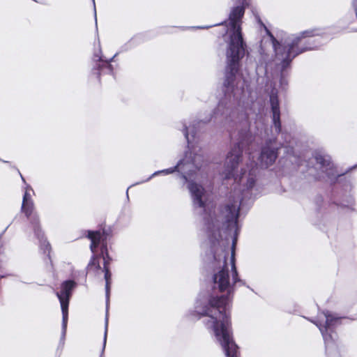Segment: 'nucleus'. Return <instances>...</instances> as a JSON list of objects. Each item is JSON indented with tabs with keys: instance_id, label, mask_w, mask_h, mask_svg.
<instances>
[{
	"instance_id": "f257e3e1",
	"label": "nucleus",
	"mask_w": 357,
	"mask_h": 357,
	"mask_svg": "<svg viewBox=\"0 0 357 357\" xmlns=\"http://www.w3.org/2000/svg\"><path fill=\"white\" fill-rule=\"evenodd\" d=\"M203 162L201 155L195 154L192 156L191 152H187L184 158L181 160L177 165L155 172L147 181L160 174L167 175L175 172H180L188 183L187 188L190 191L195 209L198 213H206L210 208L208 194L202 185L197 183V181L201 182L203 178L204 174L201 171Z\"/></svg>"
},
{
	"instance_id": "f03ea898",
	"label": "nucleus",
	"mask_w": 357,
	"mask_h": 357,
	"mask_svg": "<svg viewBox=\"0 0 357 357\" xmlns=\"http://www.w3.org/2000/svg\"><path fill=\"white\" fill-rule=\"evenodd\" d=\"M237 2L238 5L231 8L227 21L225 22L229 37L226 55L229 63L234 66L245 54L241 26L248 0H237Z\"/></svg>"
},
{
	"instance_id": "7ed1b4c3",
	"label": "nucleus",
	"mask_w": 357,
	"mask_h": 357,
	"mask_svg": "<svg viewBox=\"0 0 357 357\" xmlns=\"http://www.w3.org/2000/svg\"><path fill=\"white\" fill-rule=\"evenodd\" d=\"M318 34V31L316 29L306 30L298 34L288 36L282 42V44H280L269 33L276 59L280 61L282 68L287 67L298 54L314 50L315 47H299V44L303 38L312 37Z\"/></svg>"
},
{
	"instance_id": "20e7f679",
	"label": "nucleus",
	"mask_w": 357,
	"mask_h": 357,
	"mask_svg": "<svg viewBox=\"0 0 357 357\" xmlns=\"http://www.w3.org/2000/svg\"><path fill=\"white\" fill-rule=\"evenodd\" d=\"M248 141V138L246 139H242L229 152L225 160L224 175L225 178H233L234 182L239 185L244 184L245 181H246V187L248 189H250L252 188L255 183V179L252 177V172L250 171L248 174H247L245 171L242 172V168H241L240 173L238 169L239 161L242 154V149L245 143H247Z\"/></svg>"
},
{
	"instance_id": "39448f33",
	"label": "nucleus",
	"mask_w": 357,
	"mask_h": 357,
	"mask_svg": "<svg viewBox=\"0 0 357 357\" xmlns=\"http://www.w3.org/2000/svg\"><path fill=\"white\" fill-rule=\"evenodd\" d=\"M88 237L91 241L90 245L91 252L95 254L100 250V256L103 259L104 266L102 271L105 273L106 295L108 298L111 280V273L108 268L111 259L107 252V244L110 240L109 231L103 229L102 231H89Z\"/></svg>"
},
{
	"instance_id": "423d86ee",
	"label": "nucleus",
	"mask_w": 357,
	"mask_h": 357,
	"mask_svg": "<svg viewBox=\"0 0 357 357\" xmlns=\"http://www.w3.org/2000/svg\"><path fill=\"white\" fill-rule=\"evenodd\" d=\"M31 189L29 186H27L25 189L22 204V211L30 222L29 229L34 232L35 236L40 241V248L44 250V252H47L49 255L50 244L45 239H43V234L39 225L38 215L34 212V205L31 199Z\"/></svg>"
},
{
	"instance_id": "0eeeda50",
	"label": "nucleus",
	"mask_w": 357,
	"mask_h": 357,
	"mask_svg": "<svg viewBox=\"0 0 357 357\" xmlns=\"http://www.w3.org/2000/svg\"><path fill=\"white\" fill-rule=\"evenodd\" d=\"M320 330L326 347L333 343L337 334L334 328L342 323V318L328 311L319 314L316 321H312Z\"/></svg>"
},
{
	"instance_id": "6e6552de",
	"label": "nucleus",
	"mask_w": 357,
	"mask_h": 357,
	"mask_svg": "<svg viewBox=\"0 0 357 357\" xmlns=\"http://www.w3.org/2000/svg\"><path fill=\"white\" fill-rule=\"evenodd\" d=\"M75 286V283L71 281H65L61 284V291L56 292V294L59 300L61 308L62 311L63 320H62V333L61 337V344H64L65 337L66 333L68 317V304L69 299L71 295V291Z\"/></svg>"
},
{
	"instance_id": "1a4fd4ad",
	"label": "nucleus",
	"mask_w": 357,
	"mask_h": 357,
	"mask_svg": "<svg viewBox=\"0 0 357 357\" xmlns=\"http://www.w3.org/2000/svg\"><path fill=\"white\" fill-rule=\"evenodd\" d=\"M240 206V197L234 200L231 204H227L224 210L222 211V216L224 218L225 222L227 224V228L230 230H234L236 235L238 230V218Z\"/></svg>"
},
{
	"instance_id": "9d476101",
	"label": "nucleus",
	"mask_w": 357,
	"mask_h": 357,
	"mask_svg": "<svg viewBox=\"0 0 357 357\" xmlns=\"http://www.w3.org/2000/svg\"><path fill=\"white\" fill-rule=\"evenodd\" d=\"M270 103L273 113V122L276 132H280V112L279 107V101L277 96V92L275 90L271 91L270 95Z\"/></svg>"
},
{
	"instance_id": "9b49d317",
	"label": "nucleus",
	"mask_w": 357,
	"mask_h": 357,
	"mask_svg": "<svg viewBox=\"0 0 357 357\" xmlns=\"http://www.w3.org/2000/svg\"><path fill=\"white\" fill-rule=\"evenodd\" d=\"M277 158V153L275 148L267 144L263 148L260 155V165L261 167H267L271 165Z\"/></svg>"
},
{
	"instance_id": "f8f14e48",
	"label": "nucleus",
	"mask_w": 357,
	"mask_h": 357,
	"mask_svg": "<svg viewBox=\"0 0 357 357\" xmlns=\"http://www.w3.org/2000/svg\"><path fill=\"white\" fill-rule=\"evenodd\" d=\"M319 168L322 169L323 172H327L331 169L333 165L331 163V158L328 155H317L315 157Z\"/></svg>"
},
{
	"instance_id": "ddd939ff",
	"label": "nucleus",
	"mask_w": 357,
	"mask_h": 357,
	"mask_svg": "<svg viewBox=\"0 0 357 357\" xmlns=\"http://www.w3.org/2000/svg\"><path fill=\"white\" fill-rule=\"evenodd\" d=\"M100 271H102V269L100 266L98 257L93 255L88 264L87 271L89 273H94L95 275H98Z\"/></svg>"
},
{
	"instance_id": "4468645a",
	"label": "nucleus",
	"mask_w": 357,
	"mask_h": 357,
	"mask_svg": "<svg viewBox=\"0 0 357 357\" xmlns=\"http://www.w3.org/2000/svg\"><path fill=\"white\" fill-rule=\"evenodd\" d=\"M218 220L213 215H212L211 212L208 214V218H205V223L208 231L212 230L214 227H218Z\"/></svg>"
},
{
	"instance_id": "2eb2a0df",
	"label": "nucleus",
	"mask_w": 357,
	"mask_h": 357,
	"mask_svg": "<svg viewBox=\"0 0 357 357\" xmlns=\"http://www.w3.org/2000/svg\"><path fill=\"white\" fill-rule=\"evenodd\" d=\"M238 61L236 63L235 66L234 65H231V63H229V61H228V59L227 58V69L229 70V77L227 78V83H225V86H226V88H228V86L227 85H229V79L231 78L235 73L237 71V69H238Z\"/></svg>"
},
{
	"instance_id": "dca6fc26",
	"label": "nucleus",
	"mask_w": 357,
	"mask_h": 357,
	"mask_svg": "<svg viewBox=\"0 0 357 357\" xmlns=\"http://www.w3.org/2000/svg\"><path fill=\"white\" fill-rule=\"evenodd\" d=\"M107 331H108V316L107 314L106 318H105V334H104V340H103L104 347H105V344H106Z\"/></svg>"
},
{
	"instance_id": "f3484780",
	"label": "nucleus",
	"mask_w": 357,
	"mask_h": 357,
	"mask_svg": "<svg viewBox=\"0 0 357 357\" xmlns=\"http://www.w3.org/2000/svg\"><path fill=\"white\" fill-rule=\"evenodd\" d=\"M93 59L96 61H104L102 59V55H101V51L100 50H99V52L98 53H96L94 54V56H93Z\"/></svg>"
},
{
	"instance_id": "a211bd4d",
	"label": "nucleus",
	"mask_w": 357,
	"mask_h": 357,
	"mask_svg": "<svg viewBox=\"0 0 357 357\" xmlns=\"http://www.w3.org/2000/svg\"><path fill=\"white\" fill-rule=\"evenodd\" d=\"M183 133L185 136V138L188 141V143L190 144V139L189 138V132H188V128H185L184 130H183Z\"/></svg>"
},
{
	"instance_id": "6ab92c4d",
	"label": "nucleus",
	"mask_w": 357,
	"mask_h": 357,
	"mask_svg": "<svg viewBox=\"0 0 357 357\" xmlns=\"http://www.w3.org/2000/svg\"><path fill=\"white\" fill-rule=\"evenodd\" d=\"M110 61H111V60H110V61H107H107H105V64L107 66V67H108L109 68H111V65L109 64V62H110Z\"/></svg>"
},
{
	"instance_id": "aec40b11",
	"label": "nucleus",
	"mask_w": 357,
	"mask_h": 357,
	"mask_svg": "<svg viewBox=\"0 0 357 357\" xmlns=\"http://www.w3.org/2000/svg\"><path fill=\"white\" fill-rule=\"evenodd\" d=\"M94 12H95V15H96V10L95 7H94Z\"/></svg>"
},
{
	"instance_id": "412c9836",
	"label": "nucleus",
	"mask_w": 357,
	"mask_h": 357,
	"mask_svg": "<svg viewBox=\"0 0 357 357\" xmlns=\"http://www.w3.org/2000/svg\"><path fill=\"white\" fill-rule=\"evenodd\" d=\"M227 357H238V356H227Z\"/></svg>"
},
{
	"instance_id": "4be33fe9",
	"label": "nucleus",
	"mask_w": 357,
	"mask_h": 357,
	"mask_svg": "<svg viewBox=\"0 0 357 357\" xmlns=\"http://www.w3.org/2000/svg\"><path fill=\"white\" fill-rule=\"evenodd\" d=\"M93 4L95 5V1H94V0H93Z\"/></svg>"
}]
</instances>
